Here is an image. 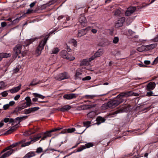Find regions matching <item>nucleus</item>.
Instances as JSON below:
<instances>
[{"mask_svg":"<svg viewBox=\"0 0 158 158\" xmlns=\"http://www.w3.org/2000/svg\"><path fill=\"white\" fill-rule=\"evenodd\" d=\"M123 100L121 98L117 99L111 100L107 103L103 104L101 106V109L103 110H106L109 108H113L118 105L120 103H122Z\"/></svg>","mask_w":158,"mask_h":158,"instance_id":"nucleus-1","label":"nucleus"},{"mask_svg":"<svg viewBox=\"0 0 158 158\" xmlns=\"http://www.w3.org/2000/svg\"><path fill=\"white\" fill-rule=\"evenodd\" d=\"M61 128H55L49 131H47L46 132H43L40 133V138H41V140L45 139L47 138L50 137L52 136V133L55 132L56 131L60 130Z\"/></svg>","mask_w":158,"mask_h":158,"instance_id":"nucleus-2","label":"nucleus"},{"mask_svg":"<svg viewBox=\"0 0 158 158\" xmlns=\"http://www.w3.org/2000/svg\"><path fill=\"white\" fill-rule=\"evenodd\" d=\"M70 76L66 72H64L55 75L54 78L57 80L61 81L69 78Z\"/></svg>","mask_w":158,"mask_h":158,"instance_id":"nucleus-3","label":"nucleus"},{"mask_svg":"<svg viewBox=\"0 0 158 158\" xmlns=\"http://www.w3.org/2000/svg\"><path fill=\"white\" fill-rule=\"evenodd\" d=\"M52 32H50L48 34H44L42 36L40 37V39H42L43 37L44 38V39L42 40V41L40 42V49L41 48V50L44 48V46L46 43L50 35L52 34Z\"/></svg>","mask_w":158,"mask_h":158,"instance_id":"nucleus-4","label":"nucleus"},{"mask_svg":"<svg viewBox=\"0 0 158 158\" xmlns=\"http://www.w3.org/2000/svg\"><path fill=\"white\" fill-rule=\"evenodd\" d=\"M60 54L62 58L69 60H73L75 59L74 57L69 55L65 50H63L62 51L60 52Z\"/></svg>","mask_w":158,"mask_h":158,"instance_id":"nucleus-5","label":"nucleus"},{"mask_svg":"<svg viewBox=\"0 0 158 158\" xmlns=\"http://www.w3.org/2000/svg\"><path fill=\"white\" fill-rule=\"evenodd\" d=\"M103 50L102 49H98L97 52L94 54V55L91 56L89 58V61L94 60L95 58L100 57L103 54Z\"/></svg>","mask_w":158,"mask_h":158,"instance_id":"nucleus-6","label":"nucleus"},{"mask_svg":"<svg viewBox=\"0 0 158 158\" xmlns=\"http://www.w3.org/2000/svg\"><path fill=\"white\" fill-rule=\"evenodd\" d=\"M22 45L20 44L17 45L14 48V51L15 53L14 57L16 58L17 56L20 54L21 51Z\"/></svg>","mask_w":158,"mask_h":158,"instance_id":"nucleus-7","label":"nucleus"},{"mask_svg":"<svg viewBox=\"0 0 158 158\" xmlns=\"http://www.w3.org/2000/svg\"><path fill=\"white\" fill-rule=\"evenodd\" d=\"M109 93V92H108V93H105L103 94L100 95H86L84 96L83 98L85 99H93L95 97H99L100 96L106 95Z\"/></svg>","mask_w":158,"mask_h":158,"instance_id":"nucleus-8","label":"nucleus"},{"mask_svg":"<svg viewBox=\"0 0 158 158\" xmlns=\"http://www.w3.org/2000/svg\"><path fill=\"white\" fill-rule=\"evenodd\" d=\"M131 93L130 92L122 93L117 96V99H119L121 98L123 101L122 98L124 97H127L130 96Z\"/></svg>","mask_w":158,"mask_h":158,"instance_id":"nucleus-9","label":"nucleus"},{"mask_svg":"<svg viewBox=\"0 0 158 158\" xmlns=\"http://www.w3.org/2000/svg\"><path fill=\"white\" fill-rule=\"evenodd\" d=\"M136 8L135 6L131 7L128 8L125 12V15L129 16L133 13L135 10Z\"/></svg>","mask_w":158,"mask_h":158,"instance_id":"nucleus-10","label":"nucleus"},{"mask_svg":"<svg viewBox=\"0 0 158 158\" xmlns=\"http://www.w3.org/2000/svg\"><path fill=\"white\" fill-rule=\"evenodd\" d=\"M125 18L122 17L118 20L115 23V27L116 28L119 27L123 26V23L125 21Z\"/></svg>","mask_w":158,"mask_h":158,"instance_id":"nucleus-11","label":"nucleus"},{"mask_svg":"<svg viewBox=\"0 0 158 158\" xmlns=\"http://www.w3.org/2000/svg\"><path fill=\"white\" fill-rule=\"evenodd\" d=\"M77 97L76 94H64L63 96V98L66 99L70 100L75 98Z\"/></svg>","mask_w":158,"mask_h":158,"instance_id":"nucleus-12","label":"nucleus"},{"mask_svg":"<svg viewBox=\"0 0 158 158\" xmlns=\"http://www.w3.org/2000/svg\"><path fill=\"white\" fill-rule=\"evenodd\" d=\"M79 21L81 25L85 26L86 25L87 21L83 15H81L79 19Z\"/></svg>","mask_w":158,"mask_h":158,"instance_id":"nucleus-13","label":"nucleus"},{"mask_svg":"<svg viewBox=\"0 0 158 158\" xmlns=\"http://www.w3.org/2000/svg\"><path fill=\"white\" fill-rule=\"evenodd\" d=\"M156 86V84L153 82H150L147 85V90H152Z\"/></svg>","mask_w":158,"mask_h":158,"instance_id":"nucleus-14","label":"nucleus"},{"mask_svg":"<svg viewBox=\"0 0 158 158\" xmlns=\"http://www.w3.org/2000/svg\"><path fill=\"white\" fill-rule=\"evenodd\" d=\"M87 28L84 29L79 30L78 31L77 37H80L85 35L87 32Z\"/></svg>","mask_w":158,"mask_h":158,"instance_id":"nucleus-15","label":"nucleus"},{"mask_svg":"<svg viewBox=\"0 0 158 158\" xmlns=\"http://www.w3.org/2000/svg\"><path fill=\"white\" fill-rule=\"evenodd\" d=\"M96 106V104H92L82 106L81 107V109H80L81 110L89 109L91 108L95 107Z\"/></svg>","mask_w":158,"mask_h":158,"instance_id":"nucleus-16","label":"nucleus"},{"mask_svg":"<svg viewBox=\"0 0 158 158\" xmlns=\"http://www.w3.org/2000/svg\"><path fill=\"white\" fill-rule=\"evenodd\" d=\"M27 117V116H25L17 117L15 119V123H17V124H19L23 119H26Z\"/></svg>","mask_w":158,"mask_h":158,"instance_id":"nucleus-17","label":"nucleus"},{"mask_svg":"<svg viewBox=\"0 0 158 158\" xmlns=\"http://www.w3.org/2000/svg\"><path fill=\"white\" fill-rule=\"evenodd\" d=\"M13 152V150H10V151L7 152H6L4 153L2 156H0V158H5L10 156Z\"/></svg>","mask_w":158,"mask_h":158,"instance_id":"nucleus-18","label":"nucleus"},{"mask_svg":"<svg viewBox=\"0 0 158 158\" xmlns=\"http://www.w3.org/2000/svg\"><path fill=\"white\" fill-rule=\"evenodd\" d=\"M71 108V106L69 105H66L61 107V111L64 112L65 111H68Z\"/></svg>","mask_w":158,"mask_h":158,"instance_id":"nucleus-19","label":"nucleus"},{"mask_svg":"<svg viewBox=\"0 0 158 158\" xmlns=\"http://www.w3.org/2000/svg\"><path fill=\"white\" fill-rule=\"evenodd\" d=\"M89 59H85L82 60L80 63L81 66H88L89 64Z\"/></svg>","mask_w":158,"mask_h":158,"instance_id":"nucleus-20","label":"nucleus"},{"mask_svg":"<svg viewBox=\"0 0 158 158\" xmlns=\"http://www.w3.org/2000/svg\"><path fill=\"white\" fill-rule=\"evenodd\" d=\"M75 129L73 128H69L62 131L61 133L64 134L66 132L72 133L74 132L75 131Z\"/></svg>","mask_w":158,"mask_h":158,"instance_id":"nucleus-21","label":"nucleus"},{"mask_svg":"<svg viewBox=\"0 0 158 158\" xmlns=\"http://www.w3.org/2000/svg\"><path fill=\"white\" fill-rule=\"evenodd\" d=\"M157 44H152L146 46V50H149L153 49V48L156 47Z\"/></svg>","mask_w":158,"mask_h":158,"instance_id":"nucleus-22","label":"nucleus"},{"mask_svg":"<svg viewBox=\"0 0 158 158\" xmlns=\"http://www.w3.org/2000/svg\"><path fill=\"white\" fill-rule=\"evenodd\" d=\"M96 113L94 111H92L89 113L87 114V117L89 118H93L96 115Z\"/></svg>","mask_w":158,"mask_h":158,"instance_id":"nucleus-23","label":"nucleus"},{"mask_svg":"<svg viewBox=\"0 0 158 158\" xmlns=\"http://www.w3.org/2000/svg\"><path fill=\"white\" fill-rule=\"evenodd\" d=\"M97 121V124L98 125L102 123L105 122V119L101 117H98L96 119Z\"/></svg>","mask_w":158,"mask_h":158,"instance_id":"nucleus-24","label":"nucleus"},{"mask_svg":"<svg viewBox=\"0 0 158 158\" xmlns=\"http://www.w3.org/2000/svg\"><path fill=\"white\" fill-rule=\"evenodd\" d=\"M35 155V153L33 152H29L26 154L23 158H30Z\"/></svg>","mask_w":158,"mask_h":158,"instance_id":"nucleus-25","label":"nucleus"},{"mask_svg":"<svg viewBox=\"0 0 158 158\" xmlns=\"http://www.w3.org/2000/svg\"><path fill=\"white\" fill-rule=\"evenodd\" d=\"M16 127H15L14 126L12 127H11L9 130L7 131L5 134H8L10 133H11L12 132H14L16 130Z\"/></svg>","mask_w":158,"mask_h":158,"instance_id":"nucleus-26","label":"nucleus"},{"mask_svg":"<svg viewBox=\"0 0 158 158\" xmlns=\"http://www.w3.org/2000/svg\"><path fill=\"white\" fill-rule=\"evenodd\" d=\"M76 127H77V130L79 131L78 132L76 133L78 134H82L86 130V129H85L83 131L81 130V127L79 125H77Z\"/></svg>","mask_w":158,"mask_h":158,"instance_id":"nucleus-27","label":"nucleus"},{"mask_svg":"<svg viewBox=\"0 0 158 158\" xmlns=\"http://www.w3.org/2000/svg\"><path fill=\"white\" fill-rule=\"evenodd\" d=\"M124 111L123 109H120L116 110V111L111 113L110 114L111 115H114L115 116L117 114L120 113H122Z\"/></svg>","mask_w":158,"mask_h":158,"instance_id":"nucleus-28","label":"nucleus"},{"mask_svg":"<svg viewBox=\"0 0 158 158\" xmlns=\"http://www.w3.org/2000/svg\"><path fill=\"white\" fill-rule=\"evenodd\" d=\"M25 100L26 101V102H25L26 104L28 106H31V100L29 97H27L25 98Z\"/></svg>","mask_w":158,"mask_h":158,"instance_id":"nucleus-29","label":"nucleus"},{"mask_svg":"<svg viewBox=\"0 0 158 158\" xmlns=\"http://www.w3.org/2000/svg\"><path fill=\"white\" fill-rule=\"evenodd\" d=\"M137 50L139 52H142L144 51H147L146 46H142L138 48Z\"/></svg>","mask_w":158,"mask_h":158,"instance_id":"nucleus-30","label":"nucleus"},{"mask_svg":"<svg viewBox=\"0 0 158 158\" xmlns=\"http://www.w3.org/2000/svg\"><path fill=\"white\" fill-rule=\"evenodd\" d=\"M3 58H7L10 57L11 56V54L10 53H1Z\"/></svg>","mask_w":158,"mask_h":158,"instance_id":"nucleus-31","label":"nucleus"},{"mask_svg":"<svg viewBox=\"0 0 158 158\" xmlns=\"http://www.w3.org/2000/svg\"><path fill=\"white\" fill-rule=\"evenodd\" d=\"M91 123V121H87L83 122L84 126L86 127V128L89 127L90 126V124Z\"/></svg>","mask_w":158,"mask_h":158,"instance_id":"nucleus-32","label":"nucleus"},{"mask_svg":"<svg viewBox=\"0 0 158 158\" xmlns=\"http://www.w3.org/2000/svg\"><path fill=\"white\" fill-rule=\"evenodd\" d=\"M59 51L58 48H54L52 50V53L56 54Z\"/></svg>","mask_w":158,"mask_h":158,"instance_id":"nucleus-33","label":"nucleus"},{"mask_svg":"<svg viewBox=\"0 0 158 158\" xmlns=\"http://www.w3.org/2000/svg\"><path fill=\"white\" fill-rule=\"evenodd\" d=\"M121 13L120 10L118 9H117L114 11V15L115 16H118Z\"/></svg>","mask_w":158,"mask_h":158,"instance_id":"nucleus-34","label":"nucleus"},{"mask_svg":"<svg viewBox=\"0 0 158 158\" xmlns=\"http://www.w3.org/2000/svg\"><path fill=\"white\" fill-rule=\"evenodd\" d=\"M81 73H80L78 72H77L75 75L76 79H78L79 78L80 79L81 78L79 76L81 75Z\"/></svg>","mask_w":158,"mask_h":158,"instance_id":"nucleus-35","label":"nucleus"},{"mask_svg":"<svg viewBox=\"0 0 158 158\" xmlns=\"http://www.w3.org/2000/svg\"><path fill=\"white\" fill-rule=\"evenodd\" d=\"M84 146H85V148H89L90 147H93V144L91 143H89L85 144Z\"/></svg>","mask_w":158,"mask_h":158,"instance_id":"nucleus-36","label":"nucleus"},{"mask_svg":"<svg viewBox=\"0 0 158 158\" xmlns=\"http://www.w3.org/2000/svg\"><path fill=\"white\" fill-rule=\"evenodd\" d=\"M70 42L73 44V45L76 47L77 46V42L76 40L73 39H71L70 40Z\"/></svg>","mask_w":158,"mask_h":158,"instance_id":"nucleus-37","label":"nucleus"},{"mask_svg":"<svg viewBox=\"0 0 158 158\" xmlns=\"http://www.w3.org/2000/svg\"><path fill=\"white\" fill-rule=\"evenodd\" d=\"M85 148V146H84V145L82 146L79 148H77V152H80Z\"/></svg>","mask_w":158,"mask_h":158,"instance_id":"nucleus-38","label":"nucleus"},{"mask_svg":"<svg viewBox=\"0 0 158 158\" xmlns=\"http://www.w3.org/2000/svg\"><path fill=\"white\" fill-rule=\"evenodd\" d=\"M31 112H33L38 110L39 109V107H34L30 108Z\"/></svg>","mask_w":158,"mask_h":158,"instance_id":"nucleus-39","label":"nucleus"},{"mask_svg":"<svg viewBox=\"0 0 158 158\" xmlns=\"http://www.w3.org/2000/svg\"><path fill=\"white\" fill-rule=\"evenodd\" d=\"M119 41V38L118 37H115L114 38L113 42L114 44H117Z\"/></svg>","mask_w":158,"mask_h":158,"instance_id":"nucleus-40","label":"nucleus"},{"mask_svg":"<svg viewBox=\"0 0 158 158\" xmlns=\"http://www.w3.org/2000/svg\"><path fill=\"white\" fill-rule=\"evenodd\" d=\"M31 141L27 142L21 145V147H23L29 145L31 143Z\"/></svg>","mask_w":158,"mask_h":158,"instance_id":"nucleus-41","label":"nucleus"},{"mask_svg":"<svg viewBox=\"0 0 158 158\" xmlns=\"http://www.w3.org/2000/svg\"><path fill=\"white\" fill-rule=\"evenodd\" d=\"M39 138L40 136H39V135L35 136L33 138V139H31V141L32 142L33 141L34 142H35L37 140H39Z\"/></svg>","mask_w":158,"mask_h":158,"instance_id":"nucleus-42","label":"nucleus"},{"mask_svg":"<svg viewBox=\"0 0 158 158\" xmlns=\"http://www.w3.org/2000/svg\"><path fill=\"white\" fill-rule=\"evenodd\" d=\"M6 85L3 81L0 82V89L5 87Z\"/></svg>","mask_w":158,"mask_h":158,"instance_id":"nucleus-43","label":"nucleus"},{"mask_svg":"<svg viewBox=\"0 0 158 158\" xmlns=\"http://www.w3.org/2000/svg\"><path fill=\"white\" fill-rule=\"evenodd\" d=\"M91 77L89 76H87L83 78L82 79L83 81H88L90 80Z\"/></svg>","mask_w":158,"mask_h":158,"instance_id":"nucleus-44","label":"nucleus"},{"mask_svg":"<svg viewBox=\"0 0 158 158\" xmlns=\"http://www.w3.org/2000/svg\"><path fill=\"white\" fill-rule=\"evenodd\" d=\"M34 40L30 39L27 40L26 42L27 43V45H29L30 44L33 42Z\"/></svg>","mask_w":158,"mask_h":158,"instance_id":"nucleus-45","label":"nucleus"},{"mask_svg":"<svg viewBox=\"0 0 158 158\" xmlns=\"http://www.w3.org/2000/svg\"><path fill=\"white\" fill-rule=\"evenodd\" d=\"M21 84H20L19 86L15 88L14 89H15V92H17L20 89L21 87Z\"/></svg>","mask_w":158,"mask_h":158,"instance_id":"nucleus-46","label":"nucleus"},{"mask_svg":"<svg viewBox=\"0 0 158 158\" xmlns=\"http://www.w3.org/2000/svg\"><path fill=\"white\" fill-rule=\"evenodd\" d=\"M31 113L30 108L28 109H26L24 110V114H28Z\"/></svg>","mask_w":158,"mask_h":158,"instance_id":"nucleus-47","label":"nucleus"},{"mask_svg":"<svg viewBox=\"0 0 158 158\" xmlns=\"http://www.w3.org/2000/svg\"><path fill=\"white\" fill-rule=\"evenodd\" d=\"M38 83H36L35 82V81H34V80H33V81H32L31 83L30 84V85H29V86H31V85H37V84H38Z\"/></svg>","mask_w":158,"mask_h":158,"instance_id":"nucleus-48","label":"nucleus"},{"mask_svg":"<svg viewBox=\"0 0 158 158\" xmlns=\"http://www.w3.org/2000/svg\"><path fill=\"white\" fill-rule=\"evenodd\" d=\"M146 95L147 96H150L153 95V92L152 91L148 92Z\"/></svg>","mask_w":158,"mask_h":158,"instance_id":"nucleus-49","label":"nucleus"},{"mask_svg":"<svg viewBox=\"0 0 158 158\" xmlns=\"http://www.w3.org/2000/svg\"><path fill=\"white\" fill-rule=\"evenodd\" d=\"M39 46H40V45H39L38 46L37 48V49L36 50V51L35 54H36V56H38L39 55V52L40 51L39 48Z\"/></svg>","mask_w":158,"mask_h":158,"instance_id":"nucleus-50","label":"nucleus"},{"mask_svg":"<svg viewBox=\"0 0 158 158\" xmlns=\"http://www.w3.org/2000/svg\"><path fill=\"white\" fill-rule=\"evenodd\" d=\"M23 109L20 106L16 108L15 109V111L17 112Z\"/></svg>","mask_w":158,"mask_h":158,"instance_id":"nucleus-51","label":"nucleus"},{"mask_svg":"<svg viewBox=\"0 0 158 158\" xmlns=\"http://www.w3.org/2000/svg\"><path fill=\"white\" fill-rule=\"evenodd\" d=\"M10 107L8 104L4 105L3 108L4 110H6L8 109Z\"/></svg>","mask_w":158,"mask_h":158,"instance_id":"nucleus-52","label":"nucleus"},{"mask_svg":"<svg viewBox=\"0 0 158 158\" xmlns=\"http://www.w3.org/2000/svg\"><path fill=\"white\" fill-rule=\"evenodd\" d=\"M8 95V93L6 91H4L2 93V95L3 97H6Z\"/></svg>","mask_w":158,"mask_h":158,"instance_id":"nucleus-53","label":"nucleus"},{"mask_svg":"<svg viewBox=\"0 0 158 158\" xmlns=\"http://www.w3.org/2000/svg\"><path fill=\"white\" fill-rule=\"evenodd\" d=\"M131 93H130V95H131V94L135 96H138L139 95V94L138 93H132V92H130Z\"/></svg>","mask_w":158,"mask_h":158,"instance_id":"nucleus-54","label":"nucleus"},{"mask_svg":"<svg viewBox=\"0 0 158 158\" xmlns=\"http://www.w3.org/2000/svg\"><path fill=\"white\" fill-rule=\"evenodd\" d=\"M158 56L155 59V60H154V61H153V64H156L158 63Z\"/></svg>","mask_w":158,"mask_h":158,"instance_id":"nucleus-55","label":"nucleus"},{"mask_svg":"<svg viewBox=\"0 0 158 158\" xmlns=\"http://www.w3.org/2000/svg\"><path fill=\"white\" fill-rule=\"evenodd\" d=\"M21 106L22 107L23 109L25 108H26L28 106L25 103H24Z\"/></svg>","mask_w":158,"mask_h":158,"instance_id":"nucleus-56","label":"nucleus"},{"mask_svg":"<svg viewBox=\"0 0 158 158\" xmlns=\"http://www.w3.org/2000/svg\"><path fill=\"white\" fill-rule=\"evenodd\" d=\"M144 63L145 64L148 65L150 63V61L149 60H146L144 61Z\"/></svg>","mask_w":158,"mask_h":158,"instance_id":"nucleus-57","label":"nucleus"},{"mask_svg":"<svg viewBox=\"0 0 158 158\" xmlns=\"http://www.w3.org/2000/svg\"><path fill=\"white\" fill-rule=\"evenodd\" d=\"M152 40L154 42H158V35L155 38H154Z\"/></svg>","mask_w":158,"mask_h":158,"instance_id":"nucleus-58","label":"nucleus"},{"mask_svg":"<svg viewBox=\"0 0 158 158\" xmlns=\"http://www.w3.org/2000/svg\"><path fill=\"white\" fill-rule=\"evenodd\" d=\"M32 11H33L32 10L30 9H29L27 10V12L26 13V14H30L32 13Z\"/></svg>","mask_w":158,"mask_h":158,"instance_id":"nucleus-59","label":"nucleus"},{"mask_svg":"<svg viewBox=\"0 0 158 158\" xmlns=\"http://www.w3.org/2000/svg\"><path fill=\"white\" fill-rule=\"evenodd\" d=\"M15 103V102H14V101H11L10 102L9 104H8L10 106H12Z\"/></svg>","mask_w":158,"mask_h":158,"instance_id":"nucleus-60","label":"nucleus"},{"mask_svg":"<svg viewBox=\"0 0 158 158\" xmlns=\"http://www.w3.org/2000/svg\"><path fill=\"white\" fill-rule=\"evenodd\" d=\"M20 97V95H18L15 96L14 98V99L15 100H17Z\"/></svg>","mask_w":158,"mask_h":158,"instance_id":"nucleus-61","label":"nucleus"},{"mask_svg":"<svg viewBox=\"0 0 158 158\" xmlns=\"http://www.w3.org/2000/svg\"><path fill=\"white\" fill-rule=\"evenodd\" d=\"M19 71V69L17 67L13 70V72L14 73H16L18 72Z\"/></svg>","mask_w":158,"mask_h":158,"instance_id":"nucleus-62","label":"nucleus"},{"mask_svg":"<svg viewBox=\"0 0 158 158\" xmlns=\"http://www.w3.org/2000/svg\"><path fill=\"white\" fill-rule=\"evenodd\" d=\"M6 23L5 22H2L1 23V26L2 27H4L6 25Z\"/></svg>","mask_w":158,"mask_h":158,"instance_id":"nucleus-63","label":"nucleus"},{"mask_svg":"<svg viewBox=\"0 0 158 158\" xmlns=\"http://www.w3.org/2000/svg\"><path fill=\"white\" fill-rule=\"evenodd\" d=\"M9 91H10L11 93L12 94L16 92H15V91L14 89H10L9 90Z\"/></svg>","mask_w":158,"mask_h":158,"instance_id":"nucleus-64","label":"nucleus"}]
</instances>
